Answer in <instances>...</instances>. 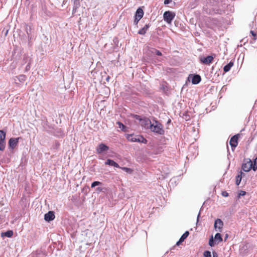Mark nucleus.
Returning a JSON list of instances; mask_svg holds the SVG:
<instances>
[{
  "instance_id": "obj_34",
  "label": "nucleus",
  "mask_w": 257,
  "mask_h": 257,
  "mask_svg": "<svg viewBox=\"0 0 257 257\" xmlns=\"http://www.w3.org/2000/svg\"><path fill=\"white\" fill-rule=\"evenodd\" d=\"M74 4L76 6V7H77V6L79 5V0H74Z\"/></svg>"
},
{
  "instance_id": "obj_9",
  "label": "nucleus",
  "mask_w": 257,
  "mask_h": 257,
  "mask_svg": "<svg viewBox=\"0 0 257 257\" xmlns=\"http://www.w3.org/2000/svg\"><path fill=\"white\" fill-rule=\"evenodd\" d=\"M141 125L145 128H150L152 124L151 120L149 118L141 119Z\"/></svg>"
},
{
  "instance_id": "obj_26",
  "label": "nucleus",
  "mask_w": 257,
  "mask_h": 257,
  "mask_svg": "<svg viewBox=\"0 0 257 257\" xmlns=\"http://www.w3.org/2000/svg\"><path fill=\"white\" fill-rule=\"evenodd\" d=\"M252 168L254 171H255L257 169V158L254 160L253 164L252 166Z\"/></svg>"
},
{
  "instance_id": "obj_6",
  "label": "nucleus",
  "mask_w": 257,
  "mask_h": 257,
  "mask_svg": "<svg viewBox=\"0 0 257 257\" xmlns=\"http://www.w3.org/2000/svg\"><path fill=\"white\" fill-rule=\"evenodd\" d=\"M109 150V147L103 143L100 144L96 148V153L101 154L104 152H107Z\"/></svg>"
},
{
  "instance_id": "obj_14",
  "label": "nucleus",
  "mask_w": 257,
  "mask_h": 257,
  "mask_svg": "<svg viewBox=\"0 0 257 257\" xmlns=\"http://www.w3.org/2000/svg\"><path fill=\"white\" fill-rule=\"evenodd\" d=\"M189 232L188 231H185L183 235L181 236L179 241L177 242L176 245H179L188 236Z\"/></svg>"
},
{
  "instance_id": "obj_28",
  "label": "nucleus",
  "mask_w": 257,
  "mask_h": 257,
  "mask_svg": "<svg viewBox=\"0 0 257 257\" xmlns=\"http://www.w3.org/2000/svg\"><path fill=\"white\" fill-rule=\"evenodd\" d=\"M203 255L205 257H211V254L210 251L206 250L203 253Z\"/></svg>"
},
{
  "instance_id": "obj_31",
  "label": "nucleus",
  "mask_w": 257,
  "mask_h": 257,
  "mask_svg": "<svg viewBox=\"0 0 257 257\" xmlns=\"http://www.w3.org/2000/svg\"><path fill=\"white\" fill-rule=\"evenodd\" d=\"M246 194V192L244 191H240L239 193L238 194L239 197L241 196H244Z\"/></svg>"
},
{
  "instance_id": "obj_15",
  "label": "nucleus",
  "mask_w": 257,
  "mask_h": 257,
  "mask_svg": "<svg viewBox=\"0 0 257 257\" xmlns=\"http://www.w3.org/2000/svg\"><path fill=\"white\" fill-rule=\"evenodd\" d=\"M105 164L106 165H109L111 166H113L116 168H119V165L114 162L113 160L110 159H107L106 161L105 162Z\"/></svg>"
},
{
  "instance_id": "obj_30",
  "label": "nucleus",
  "mask_w": 257,
  "mask_h": 257,
  "mask_svg": "<svg viewBox=\"0 0 257 257\" xmlns=\"http://www.w3.org/2000/svg\"><path fill=\"white\" fill-rule=\"evenodd\" d=\"M121 169L123 171H125L126 172H132V170L130 168H128L122 167V168H121Z\"/></svg>"
},
{
  "instance_id": "obj_19",
  "label": "nucleus",
  "mask_w": 257,
  "mask_h": 257,
  "mask_svg": "<svg viewBox=\"0 0 257 257\" xmlns=\"http://www.w3.org/2000/svg\"><path fill=\"white\" fill-rule=\"evenodd\" d=\"M13 235V231L12 230H8L5 232L2 233L1 236L11 237Z\"/></svg>"
},
{
  "instance_id": "obj_29",
  "label": "nucleus",
  "mask_w": 257,
  "mask_h": 257,
  "mask_svg": "<svg viewBox=\"0 0 257 257\" xmlns=\"http://www.w3.org/2000/svg\"><path fill=\"white\" fill-rule=\"evenodd\" d=\"M152 52L155 53L158 56H162V53L160 51L155 49H154V51Z\"/></svg>"
},
{
  "instance_id": "obj_27",
  "label": "nucleus",
  "mask_w": 257,
  "mask_h": 257,
  "mask_svg": "<svg viewBox=\"0 0 257 257\" xmlns=\"http://www.w3.org/2000/svg\"><path fill=\"white\" fill-rule=\"evenodd\" d=\"M209 245L211 246H213L214 245V241L213 236H211V237L209 239Z\"/></svg>"
},
{
  "instance_id": "obj_17",
  "label": "nucleus",
  "mask_w": 257,
  "mask_h": 257,
  "mask_svg": "<svg viewBox=\"0 0 257 257\" xmlns=\"http://www.w3.org/2000/svg\"><path fill=\"white\" fill-rule=\"evenodd\" d=\"M150 26L149 24H146L143 28L139 31L138 34L140 35H145Z\"/></svg>"
},
{
  "instance_id": "obj_20",
  "label": "nucleus",
  "mask_w": 257,
  "mask_h": 257,
  "mask_svg": "<svg viewBox=\"0 0 257 257\" xmlns=\"http://www.w3.org/2000/svg\"><path fill=\"white\" fill-rule=\"evenodd\" d=\"M214 240H215V241H218V242H221L222 241V238L221 235L219 233H217L215 235Z\"/></svg>"
},
{
  "instance_id": "obj_13",
  "label": "nucleus",
  "mask_w": 257,
  "mask_h": 257,
  "mask_svg": "<svg viewBox=\"0 0 257 257\" xmlns=\"http://www.w3.org/2000/svg\"><path fill=\"white\" fill-rule=\"evenodd\" d=\"M55 218V215L53 211H50L45 215V219L47 221L53 220Z\"/></svg>"
},
{
  "instance_id": "obj_5",
  "label": "nucleus",
  "mask_w": 257,
  "mask_h": 257,
  "mask_svg": "<svg viewBox=\"0 0 257 257\" xmlns=\"http://www.w3.org/2000/svg\"><path fill=\"white\" fill-rule=\"evenodd\" d=\"M144 16V11L141 8H138L135 14L134 24L137 25L139 21L143 18Z\"/></svg>"
},
{
  "instance_id": "obj_23",
  "label": "nucleus",
  "mask_w": 257,
  "mask_h": 257,
  "mask_svg": "<svg viewBox=\"0 0 257 257\" xmlns=\"http://www.w3.org/2000/svg\"><path fill=\"white\" fill-rule=\"evenodd\" d=\"M17 78L18 79V80L20 82H24L25 81V80L26 79V77L24 75H20L17 77Z\"/></svg>"
},
{
  "instance_id": "obj_12",
  "label": "nucleus",
  "mask_w": 257,
  "mask_h": 257,
  "mask_svg": "<svg viewBox=\"0 0 257 257\" xmlns=\"http://www.w3.org/2000/svg\"><path fill=\"white\" fill-rule=\"evenodd\" d=\"M223 223L222 221L220 219H217L215 221L214 223V228L216 229H218L219 231H221V230L223 227Z\"/></svg>"
},
{
  "instance_id": "obj_32",
  "label": "nucleus",
  "mask_w": 257,
  "mask_h": 257,
  "mask_svg": "<svg viewBox=\"0 0 257 257\" xmlns=\"http://www.w3.org/2000/svg\"><path fill=\"white\" fill-rule=\"evenodd\" d=\"M221 194L224 197H227L228 196V193L226 191H223Z\"/></svg>"
},
{
  "instance_id": "obj_35",
  "label": "nucleus",
  "mask_w": 257,
  "mask_h": 257,
  "mask_svg": "<svg viewBox=\"0 0 257 257\" xmlns=\"http://www.w3.org/2000/svg\"><path fill=\"white\" fill-rule=\"evenodd\" d=\"M171 1L170 0H165L164 1V4L165 5H167V4H168L170 3Z\"/></svg>"
},
{
  "instance_id": "obj_21",
  "label": "nucleus",
  "mask_w": 257,
  "mask_h": 257,
  "mask_svg": "<svg viewBox=\"0 0 257 257\" xmlns=\"http://www.w3.org/2000/svg\"><path fill=\"white\" fill-rule=\"evenodd\" d=\"M250 34L251 35L252 39L253 41L254 42L257 39V32H256L254 31L251 30L250 31Z\"/></svg>"
},
{
  "instance_id": "obj_37",
  "label": "nucleus",
  "mask_w": 257,
  "mask_h": 257,
  "mask_svg": "<svg viewBox=\"0 0 257 257\" xmlns=\"http://www.w3.org/2000/svg\"><path fill=\"white\" fill-rule=\"evenodd\" d=\"M110 77L109 76L107 77V78H106V81H109V79Z\"/></svg>"
},
{
  "instance_id": "obj_4",
  "label": "nucleus",
  "mask_w": 257,
  "mask_h": 257,
  "mask_svg": "<svg viewBox=\"0 0 257 257\" xmlns=\"http://www.w3.org/2000/svg\"><path fill=\"white\" fill-rule=\"evenodd\" d=\"M6 133L0 130V151H4L6 148Z\"/></svg>"
},
{
  "instance_id": "obj_36",
  "label": "nucleus",
  "mask_w": 257,
  "mask_h": 257,
  "mask_svg": "<svg viewBox=\"0 0 257 257\" xmlns=\"http://www.w3.org/2000/svg\"><path fill=\"white\" fill-rule=\"evenodd\" d=\"M213 257H216V256H217V254H216V253H213Z\"/></svg>"
},
{
  "instance_id": "obj_8",
  "label": "nucleus",
  "mask_w": 257,
  "mask_h": 257,
  "mask_svg": "<svg viewBox=\"0 0 257 257\" xmlns=\"http://www.w3.org/2000/svg\"><path fill=\"white\" fill-rule=\"evenodd\" d=\"M238 136L239 135H236L231 138L229 144L232 148H235L237 146Z\"/></svg>"
},
{
  "instance_id": "obj_24",
  "label": "nucleus",
  "mask_w": 257,
  "mask_h": 257,
  "mask_svg": "<svg viewBox=\"0 0 257 257\" xmlns=\"http://www.w3.org/2000/svg\"><path fill=\"white\" fill-rule=\"evenodd\" d=\"M241 180V175H238L236 177L235 183L237 185H239Z\"/></svg>"
},
{
  "instance_id": "obj_2",
  "label": "nucleus",
  "mask_w": 257,
  "mask_h": 257,
  "mask_svg": "<svg viewBox=\"0 0 257 257\" xmlns=\"http://www.w3.org/2000/svg\"><path fill=\"white\" fill-rule=\"evenodd\" d=\"M176 14L172 11H166L163 14V19L168 24H171L175 17Z\"/></svg>"
},
{
  "instance_id": "obj_22",
  "label": "nucleus",
  "mask_w": 257,
  "mask_h": 257,
  "mask_svg": "<svg viewBox=\"0 0 257 257\" xmlns=\"http://www.w3.org/2000/svg\"><path fill=\"white\" fill-rule=\"evenodd\" d=\"M117 124H118V127L122 131H123V132H125V128H126V126L122 123H121V122L120 121H117L116 122Z\"/></svg>"
},
{
  "instance_id": "obj_7",
  "label": "nucleus",
  "mask_w": 257,
  "mask_h": 257,
  "mask_svg": "<svg viewBox=\"0 0 257 257\" xmlns=\"http://www.w3.org/2000/svg\"><path fill=\"white\" fill-rule=\"evenodd\" d=\"M20 138H11L9 141V146L12 149H14L18 145Z\"/></svg>"
},
{
  "instance_id": "obj_25",
  "label": "nucleus",
  "mask_w": 257,
  "mask_h": 257,
  "mask_svg": "<svg viewBox=\"0 0 257 257\" xmlns=\"http://www.w3.org/2000/svg\"><path fill=\"white\" fill-rule=\"evenodd\" d=\"M101 185H102V183L101 182H99V181H94V182H93L91 184V188H94V187H95L96 186Z\"/></svg>"
},
{
  "instance_id": "obj_18",
  "label": "nucleus",
  "mask_w": 257,
  "mask_h": 257,
  "mask_svg": "<svg viewBox=\"0 0 257 257\" xmlns=\"http://www.w3.org/2000/svg\"><path fill=\"white\" fill-rule=\"evenodd\" d=\"M233 63L232 62H230L228 64L224 66L223 67V71L224 72H227L230 69V68L233 66Z\"/></svg>"
},
{
  "instance_id": "obj_16",
  "label": "nucleus",
  "mask_w": 257,
  "mask_h": 257,
  "mask_svg": "<svg viewBox=\"0 0 257 257\" xmlns=\"http://www.w3.org/2000/svg\"><path fill=\"white\" fill-rule=\"evenodd\" d=\"M201 78L199 75H194L192 79V83L194 84H197L201 81Z\"/></svg>"
},
{
  "instance_id": "obj_1",
  "label": "nucleus",
  "mask_w": 257,
  "mask_h": 257,
  "mask_svg": "<svg viewBox=\"0 0 257 257\" xmlns=\"http://www.w3.org/2000/svg\"><path fill=\"white\" fill-rule=\"evenodd\" d=\"M150 128L152 132L158 135L164 134L163 125L158 121H155L154 123L152 124Z\"/></svg>"
},
{
  "instance_id": "obj_3",
  "label": "nucleus",
  "mask_w": 257,
  "mask_h": 257,
  "mask_svg": "<svg viewBox=\"0 0 257 257\" xmlns=\"http://www.w3.org/2000/svg\"><path fill=\"white\" fill-rule=\"evenodd\" d=\"M128 141L132 142H142L146 143L147 140L144 137L141 136H135L133 135H129L127 136Z\"/></svg>"
},
{
  "instance_id": "obj_11",
  "label": "nucleus",
  "mask_w": 257,
  "mask_h": 257,
  "mask_svg": "<svg viewBox=\"0 0 257 257\" xmlns=\"http://www.w3.org/2000/svg\"><path fill=\"white\" fill-rule=\"evenodd\" d=\"M252 162L251 160H249L246 163L242 164V169L245 172H248L252 168Z\"/></svg>"
},
{
  "instance_id": "obj_38",
  "label": "nucleus",
  "mask_w": 257,
  "mask_h": 257,
  "mask_svg": "<svg viewBox=\"0 0 257 257\" xmlns=\"http://www.w3.org/2000/svg\"><path fill=\"white\" fill-rule=\"evenodd\" d=\"M227 237H228V235H227V234H226V236H225L226 238H227Z\"/></svg>"
},
{
  "instance_id": "obj_10",
  "label": "nucleus",
  "mask_w": 257,
  "mask_h": 257,
  "mask_svg": "<svg viewBox=\"0 0 257 257\" xmlns=\"http://www.w3.org/2000/svg\"><path fill=\"white\" fill-rule=\"evenodd\" d=\"M213 60V57L212 56H208L206 57L201 58L200 61L201 63L209 65Z\"/></svg>"
},
{
  "instance_id": "obj_33",
  "label": "nucleus",
  "mask_w": 257,
  "mask_h": 257,
  "mask_svg": "<svg viewBox=\"0 0 257 257\" xmlns=\"http://www.w3.org/2000/svg\"><path fill=\"white\" fill-rule=\"evenodd\" d=\"M96 191L98 193H99L100 192H102L103 191V188H101V187H97L96 188Z\"/></svg>"
}]
</instances>
